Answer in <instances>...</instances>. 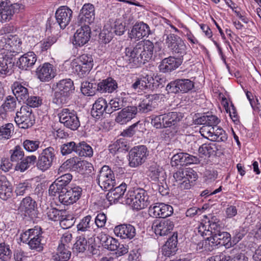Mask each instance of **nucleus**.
<instances>
[{"label": "nucleus", "mask_w": 261, "mask_h": 261, "mask_svg": "<svg viewBox=\"0 0 261 261\" xmlns=\"http://www.w3.org/2000/svg\"><path fill=\"white\" fill-rule=\"evenodd\" d=\"M153 53V43L148 40L139 42L135 46L130 45L125 50L129 63L137 66L144 64L150 60Z\"/></svg>", "instance_id": "1"}, {"label": "nucleus", "mask_w": 261, "mask_h": 261, "mask_svg": "<svg viewBox=\"0 0 261 261\" xmlns=\"http://www.w3.org/2000/svg\"><path fill=\"white\" fill-rule=\"evenodd\" d=\"M53 102L58 105L67 103L74 90L73 81L69 79L60 80L53 85Z\"/></svg>", "instance_id": "2"}, {"label": "nucleus", "mask_w": 261, "mask_h": 261, "mask_svg": "<svg viewBox=\"0 0 261 261\" xmlns=\"http://www.w3.org/2000/svg\"><path fill=\"white\" fill-rule=\"evenodd\" d=\"M125 203L134 210H140L146 207L150 203L147 191L139 188L128 191L126 195Z\"/></svg>", "instance_id": "3"}, {"label": "nucleus", "mask_w": 261, "mask_h": 261, "mask_svg": "<svg viewBox=\"0 0 261 261\" xmlns=\"http://www.w3.org/2000/svg\"><path fill=\"white\" fill-rule=\"evenodd\" d=\"M21 39L17 35H6L0 39V50L10 52L14 58L16 55L22 52Z\"/></svg>", "instance_id": "4"}, {"label": "nucleus", "mask_w": 261, "mask_h": 261, "mask_svg": "<svg viewBox=\"0 0 261 261\" xmlns=\"http://www.w3.org/2000/svg\"><path fill=\"white\" fill-rule=\"evenodd\" d=\"M209 228L211 229L213 240L216 241L217 246L223 245L226 248H229L231 246V235L229 233L223 231V228L221 226L219 221L212 222L209 224Z\"/></svg>", "instance_id": "5"}, {"label": "nucleus", "mask_w": 261, "mask_h": 261, "mask_svg": "<svg viewBox=\"0 0 261 261\" xmlns=\"http://www.w3.org/2000/svg\"><path fill=\"white\" fill-rule=\"evenodd\" d=\"M59 121L67 128L75 130L80 126L77 112L69 108L62 109L58 114Z\"/></svg>", "instance_id": "6"}, {"label": "nucleus", "mask_w": 261, "mask_h": 261, "mask_svg": "<svg viewBox=\"0 0 261 261\" xmlns=\"http://www.w3.org/2000/svg\"><path fill=\"white\" fill-rule=\"evenodd\" d=\"M15 121L21 128L27 129L32 126L35 122L32 109L29 106H22L16 113Z\"/></svg>", "instance_id": "7"}, {"label": "nucleus", "mask_w": 261, "mask_h": 261, "mask_svg": "<svg viewBox=\"0 0 261 261\" xmlns=\"http://www.w3.org/2000/svg\"><path fill=\"white\" fill-rule=\"evenodd\" d=\"M96 181L102 189L110 190L115 185L113 171L108 166H103L97 175Z\"/></svg>", "instance_id": "8"}, {"label": "nucleus", "mask_w": 261, "mask_h": 261, "mask_svg": "<svg viewBox=\"0 0 261 261\" xmlns=\"http://www.w3.org/2000/svg\"><path fill=\"white\" fill-rule=\"evenodd\" d=\"M194 82L188 79H178L168 83L166 90L168 93H186L194 88Z\"/></svg>", "instance_id": "9"}, {"label": "nucleus", "mask_w": 261, "mask_h": 261, "mask_svg": "<svg viewBox=\"0 0 261 261\" xmlns=\"http://www.w3.org/2000/svg\"><path fill=\"white\" fill-rule=\"evenodd\" d=\"M148 150L145 145L133 147L129 152V165L131 167H136L144 163L148 155Z\"/></svg>", "instance_id": "10"}, {"label": "nucleus", "mask_w": 261, "mask_h": 261, "mask_svg": "<svg viewBox=\"0 0 261 261\" xmlns=\"http://www.w3.org/2000/svg\"><path fill=\"white\" fill-rule=\"evenodd\" d=\"M82 192V189L80 186L69 187L61 192L59 195V201L65 205L72 204L81 198Z\"/></svg>", "instance_id": "11"}, {"label": "nucleus", "mask_w": 261, "mask_h": 261, "mask_svg": "<svg viewBox=\"0 0 261 261\" xmlns=\"http://www.w3.org/2000/svg\"><path fill=\"white\" fill-rule=\"evenodd\" d=\"M166 43L172 54L177 55V57L183 58L186 54L187 46L184 41L178 36L173 34H169L167 37Z\"/></svg>", "instance_id": "12"}, {"label": "nucleus", "mask_w": 261, "mask_h": 261, "mask_svg": "<svg viewBox=\"0 0 261 261\" xmlns=\"http://www.w3.org/2000/svg\"><path fill=\"white\" fill-rule=\"evenodd\" d=\"M55 152L56 151L53 147H48L43 149L37 160V168L42 171L48 169L56 159Z\"/></svg>", "instance_id": "13"}, {"label": "nucleus", "mask_w": 261, "mask_h": 261, "mask_svg": "<svg viewBox=\"0 0 261 261\" xmlns=\"http://www.w3.org/2000/svg\"><path fill=\"white\" fill-rule=\"evenodd\" d=\"M20 9H23L22 4H11L10 2L3 1L0 6V21L6 22L12 19L15 13H18Z\"/></svg>", "instance_id": "14"}, {"label": "nucleus", "mask_w": 261, "mask_h": 261, "mask_svg": "<svg viewBox=\"0 0 261 261\" xmlns=\"http://www.w3.org/2000/svg\"><path fill=\"white\" fill-rule=\"evenodd\" d=\"M0 77L10 75L14 65L12 55L10 52L5 53L0 50Z\"/></svg>", "instance_id": "15"}, {"label": "nucleus", "mask_w": 261, "mask_h": 261, "mask_svg": "<svg viewBox=\"0 0 261 261\" xmlns=\"http://www.w3.org/2000/svg\"><path fill=\"white\" fill-rule=\"evenodd\" d=\"M37 203L30 196L22 199L18 207V211L25 216L31 218L37 217Z\"/></svg>", "instance_id": "16"}, {"label": "nucleus", "mask_w": 261, "mask_h": 261, "mask_svg": "<svg viewBox=\"0 0 261 261\" xmlns=\"http://www.w3.org/2000/svg\"><path fill=\"white\" fill-rule=\"evenodd\" d=\"M148 212L151 217L165 218L173 213V209L170 205L156 203L150 206Z\"/></svg>", "instance_id": "17"}, {"label": "nucleus", "mask_w": 261, "mask_h": 261, "mask_svg": "<svg viewBox=\"0 0 261 261\" xmlns=\"http://www.w3.org/2000/svg\"><path fill=\"white\" fill-rule=\"evenodd\" d=\"M73 36V44L76 47H81L86 44L90 38L91 29L87 24L81 25Z\"/></svg>", "instance_id": "18"}, {"label": "nucleus", "mask_w": 261, "mask_h": 261, "mask_svg": "<svg viewBox=\"0 0 261 261\" xmlns=\"http://www.w3.org/2000/svg\"><path fill=\"white\" fill-rule=\"evenodd\" d=\"M55 17L57 24L64 29L71 20L72 11L67 6H61L57 10Z\"/></svg>", "instance_id": "19"}, {"label": "nucleus", "mask_w": 261, "mask_h": 261, "mask_svg": "<svg viewBox=\"0 0 261 261\" xmlns=\"http://www.w3.org/2000/svg\"><path fill=\"white\" fill-rule=\"evenodd\" d=\"M94 7L90 3L85 4L80 11L77 18L79 25L83 24H91L95 19Z\"/></svg>", "instance_id": "20"}, {"label": "nucleus", "mask_w": 261, "mask_h": 261, "mask_svg": "<svg viewBox=\"0 0 261 261\" xmlns=\"http://www.w3.org/2000/svg\"><path fill=\"white\" fill-rule=\"evenodd\" d=\"M174 227V222L170 219H166L161 221H155L152 225V229L154 230L156 236H165L171 232Z\"/></svg>", "instance_id": "21"}, {"label": "nucleus", "mask_w": 261, "mask_h": 261, "mask_svg": "<svg viewBox=\"0 0 261 261\" xmlns=\"http://www.w3.org/2000/svg\"><path fill=\"white\" fill-rule=\"evenodd\" d=\"M184 117V114L180 112H171L164 114L163 122L165 128H177L180 125Z\"/></svg>", "instance_id": "22"}, {"label": "nucleus", "mask_w": 261, "mask_h": 261, "mask_svg": "<svg viewBox=\"0 0 261 261\" xmlns=\"http://www.w3.org/2000/svg\"><path fill=\"white\" fill-rule=\"evenodd\" d=\"M183 58L170 56L164 59L159 65L160 71L166 73L177 68L182 63Z\"/></svg>", "instance_id": "23"}, {"label": "nucleus", "mask_w": 261, "mask_h": 261, "mask_svg": "<svg viewBox=\"0 0 261 261\" xmlns=\"http://www.w3.org/2000/svg\"><path fill=\"white\" fill-rule=\"evenodd\" d=\"M36 75L42 82L50 81L55 76L53 65L49 63H45L40 65L37 69Z\"/></svg>", "instance_id": "24"}, {"label": "nucleus", "mask_w": 261, "mask_h": 261, "mask_svg": "<svg viewBox=\"0 0 261 261\" xmlns=\"http://www.w3.org/2000/svg\"><path fill=\"white\" fill-rule=\"evenodd\" d=\"M108 102L102 98H98L93 105L91 114L93 117L99 119L103 117L105 114H108Z\"/></svg>", "instance_id": "25"}, {"label": "nucleus", "mask_w": 261, "mask_h": 261, "mask_svg": "<svg viewBox=\"0 0 261 261\" xmlns=\"http://www.w3.org/2000/svg\"><path fill=\"white\" fill-rule=\"evenodd\" d=\"M137 113V108L128 106L122 109L116 117L115 121L120 124H123L135 118Z\"/></svg>", "instance_id": "26"}, {"label": "nucleus", "mask_w": 261, "mask_h": 261, "mask_svg": "<svg viewBox=\"0 0 261 261\" xmlns=\"http://www.w3.org/2000/svg\"><path fill=\"white\" fill-rule=\"evenodd\" d=\"M114 232L116 236L122 239H132L136 235V229L130 224H121L116 226Z\"/></svg>", "instance_id": "27"}, {"label": "nucleus", "mask_w": 261, "mask_h": 261, "mask_svg": "<svg viewBox=\"0 0 261 261\" xmlns=\"http://www.w3.org/2000/svg\"><path fill=\"white\" fill-rule=\"evenodd\" d=\"M150 32V30L149 26L143 22H140L134 25L129 34V37L131 39L134 38L139 40L144 37L148 36Z\"/></svg>", "instance_id": "28"}, {"label": "nucleus", "mask_w": 261, "mask_h": 261, "mask_svg": "<svg viewBox=\"0 0 261 261\" xmlns=\"http://www.w3.org/2000/svg\"><path fill=\"white\" fill-rule=\"evenodd\" d=\"M177 233L174 232L163 247V254L168 257L174 255L177 250Z\"/></svg>", "instance_id": "29"}, {"label": "nucleus", "mask_w": 261, "mask_h": 261, "mask_svg": "<svg viewBox=\"0 0 261 261\" xmlns=\"http://www.w3.org/2000/svg\"><path fill=\"white\" fill-rule=\"evenodd\" d=\"M37 61V56L33 51H29L19 59L17 62L18 67L23 70H27L32 67Z\"/></svg>", "instance_id": "30"}, {"label": "nucleus", "mask_w": 261, "mask_h": 261, "mask_svg": "<svg viewBox=\"0 0 261 261\" xmlns=\"http://www.w3.org/2000/svg\"><path fill=\"white\" fill-rule=\"evenodd\" d=\"M127 185L125 183H122L119 186L113 189L112 188L110 190H108L109 192L107 195V198L111 203H115L123 196L126 190Z\"/></svg>", "instance_id": "31"}, {"label": "nucleus", "mask_w": 261, "mask_h": 261, "mask_svg": "<svg viewBox=\"0 0 261 261\" xmlns=\"http://www.w3.org/2000/svg\"><path fill=\"white\" fill-rule=\"evenodd\" d=\"M173 177L175 181L179 182L187 178L189 180H196L197 179L198 175L193 169L186 168L180 169L173 174Z\"/></svg>", "instance_id": "32"}, {"label": "nucleus", "mask_w": 261, "mask_h": 261, "mask_svg": "<svg viewBox=\"0 0 261 261\" xmlns=\"http://www.w3.org/2000/svg\"><path fill=\"white\" fill-rule=\"evenodd\" d=\"M12 195V188L5 176H0V198L7 200Z\"/></svg>", "instance_id": "33"}, {"label": "nucleus", "mask_w": 261, "mask_h": 261, "mask_svg": "<svg viewBox=\"0 0 261 261\" xmlns=\"http://www.w3.org/2000/svg\"><path fill=\"white\" fill-rule=\"evenodd\" d=\"M99 83V92L101 93H112L118 88L117 82L112 77H108Z\"/></svg>", "instance_id": "34"}, {"label": "nucleus", "mask_w": 261, "mask_h": 261, "mask_svg": "<svg viewBox=\"0 0 261 261\" xmlns=\"http://www.w3.org/2000/svg\"><path fill=\"white\" fill-rule=\"evenodd\" d=\"M94 222L90 215H87L82 218L77 224V232L79 234L91 232L93 229Z\"/></svg>", "instance_id": "35"}, {"label": "nucleus", "mask_w": 261, "mask_h": 261, "mask_svg": "<svg viewBox=\"0 0 261 261\" xmlns=\"http://www.w3.org/2000/svg\"><path fill=\"white\" fill-rule=\"evenodd\" d=\"M12 90L15 97L20 101L22 100L24 102L29 96L28 89L18 82L13 83L12 86Z\"/></svg>", "instance_id": "36"}, {"label": "nucleus", "mask_w": 261, "mask_h": 261, "mask_svg": "<svg viewBox=\"0 0 261 261\" xmlns=\"http://www.w3.org/2000/svg\"><path fill=\"white\" fill-rule=\"evenodd\" d=\"M148 88L154 90L164 87L166 83V79L161 75L155 76L154 77L150 75L147 74Z\"/></svg>", "instance_id": "37"}, {"label": "nucleus", "mask_w": 261, "mask_h": 261, "mask_svg": "<svg viewBox=\"0 0 261 261\" xmlns=\"http://www.w3.org/2000/svg\"><path fill=\"white\" fill-rule=\"evenodd\" d=\"M70 249L66 245H59L57 253L52 256L53 259L54 261H68L71 256Z\"/></svg>", "instance_id": "38"}, {"label": "nucleus", "mask_w": 261, "mask_h": 261, "mask_svg": "<svg viewBox=\"0 0 261 261\" xmlns=\"http://www.w3.org/2000/svg\"><path fill=\"white\" fill-rule=\"evenodd\" d=\"M43 234V231L40 227L35 226L34 228L29 229L20 234V239L23 243H28L39 235Z\"/></svg>", "instance_id": "39"}, {"label": "nucleus", "mask_w": 261, "mask_h": 261, "mask_svg": "<svg viewBox=\"0 0 261 261\" xmlns=\"http://www.w3.org/2000/svg\"><path fill=\"white\" fill-rule=\"evenodd\" d=\"M37 162V158L34 155H31L23 158L21 161L17 163L15 169L20 172H24L34 165Z\"/></svg>", "instance_id": "40"}, {"label": "nucleus", "mask_w": 261, "mask_h": 261, "mask_svg": "<svg viewBox=\"0 0 261 261\" xmlns=\"http://www.w3.org/2000/svg\"><path fill=\"white\" fill-rule=\"evenodd\" d=\"M46 234L43 232V234H40L33 240H30L27 244L31 249L40 252L43 250V247L46 243Z\"/></svg>", "instance_id": "41"}, {"label": "nucleus", "mask_w": 261, "mask_h": 261, "mask_svg": "<svg viewBox=\"0 0 261 261\" xmlns=\"http://www.w3.org/2000/svg\"><path fill=\"white\" fill-rule=\"evenodd\" d=\"M100 240L102 246L108 250L115 251L118 249V241L109 235L102 234L100 236Z\"/></svg>", "instance_id": "42"}, {"label": "nucleus", "mask_w": 261, "mask_h": 261, "mask_svg": "<svg viewBox=\"0 0 261 261\" xmlns=\"http://www.w3.org/2000/svg\"><path fill=\"white\" fill-rule=\"evenodd\" d=\"M128 149L129 146L124 139L118 140L109 146L110 152L113 154L117 152H125Z\"/></svg>", "instance_id": "43"}, {"label": "nucleus", "mask_w": 261, "mask_h": 261, "mask_svg": "<svg viewBox=\"0 0 261 261\" xmlns=\"http://www.w3.org/2000/svg\"><path fill=\"white\" fill-rule=\"evenodd\" d=\"M217 150L218 148L215 143L203 144L199 147L198 149L199 153L202 157L215 155Z\"/></svg>", "instance_id": "44"}, {"label": "nucleus", "mask_w": 261, "mask_h": 261, "mask_svg": "<svg viewBox=\"0 0 261 261\" xmlns=\"http://www.w3.org/2000/svg\"><path fill=\"white\" fill-rule=\"evenodd\" d=\"M81 91L85 95H93L96 91H99V83L84 82L82 83Z\"/></svg>", "instance_id": "45"}, {"label": "nucleus", "mask_w": 261, "mask_h": 261, "mask_svg": "<svg viewBox=\"0 0 261 261\" xmlns=\"http://www.w3.org/2000/svg\"><path fill=\"white\" fill-rule=\"evenodd\" d=\"M144 127L143 124L138 121L135 123L128 128L124 130L122 133V136L124 137H132L135 135H139L143 132Z\"/></svg>", "instance_id": "46"}, {"label": "nucleus", "mask_w": 261, "mask_h": 261, "mask_svg": "<svg viewBox=\"0 0 261 261\" xmlns=\"http://www.w3.org/2000/svg\"><path fill=\"white\" fill-rule=\"evenodd\" d=\"M76 150V153L81 156L91 157L93 154L92 147L84 141L77 144Z\"/></svg>", "instance_id": "47"}, {"label": "nucleus", "mask_w": 261, "mask_h": 261, "mask_svg": "<svg viewBox=\"0 0 261 261\" xmlns=\"http://www.w3.org/2000/svg\"><path fill=\"white\" fill-rule=\"evenodd\" d=\"M148 175L152 180L156 181L159 180L160 177L164 178L165 172L164 170L156 163H153L149 167Z\"/></svg>", "instance_id": "48"}, {"label": "nucleus", "mask_w": 261, "mask_h": 261, "mask_svg": "<svg viewBox=\"0 0 261 261\" xmlns=\"http://www.w3.org/2000/svg\"><path fill=\"white\" fill-rule=\"evenodd\" d=\"M14 126L12 123H8L0 126V140H8L12 136Z\"/></svg>", "instance_id": "49"}, {"label": "nucleus", "mask_w": 261, "mask_h": 261, "mask_svg": "<svg viewBox=\"0 0 261 261\" xmlns=\"http://www.w3.org/2000/svg\"><path fill=\"white\" fill-rule=\"evenodd\" d=\"M16 98L13 96L9 95L6 97L4 102L1 106V109L4 112H13L16 108L17 102Z\"/></svg>", "instance_id": "50"}, {"label": "nucleus", "mask_w": 261, "mask_h": 261, "mask_svg": "<svg viewBox=\"0 0 261 261\" xmlns=\"http://www.w3.org/2000/svg\"><path fill=\"white\" fill-rule=\"evenodd\" d=\"M124 107L123 100L120 98L115 97L110 100L108 103V114L121 109Z\"/></svg>", "instance_id": "51"}, {"label": "nucleus", "mask_w": 261, "mask_h": 261, "mask_svg": "<svg viewBox=\"0 0 261 261\" xmlns=\"http://www.w3.org/2000/svg\"><path fill=\"white\" fill-rule=\"evenodd\" d=\"M64 213H66L65 210H59L52 206L47 208L46 215L47 217L52 221H59Z\"/></svg>", "instance_id": "52"}, {"label": "nucleus", "mask_w": 261, "mask_h": 261, "mask_svg": "<svg viewBox=\"0 0 261 261\" xmlns=\"http://www.w3.org/2000/svg\"><path fill=\"white\" fill-rule=\"evenodd\" d=\"M41 142L38 140L27 139L22 143L24 149L30 152H33L37 150L40 147Z\"/></svg>", "instance_id": "53"}, {"label": "nucleus", "mask_w": 261, "mask_h": 261, "mask_svg": "<svg viewBox=\"0 0 261 261\" xmlns=\"http://www.w3.org/2000/svg\"><path fill=\"white\" fill-rule=\"evenodd\" d=\"M71 71L72 73L77 74L79 77L85 76L89 71L85 69V66L80 64L78 61H73L71 63Z\"/></svg>", "instance_id": "54"}, {"label": "nucleus", "mask_w": 261, "mask_h": 261, "mask_svg": "<svg viewBox=\"0 0 261 261\" xmlns=\"http://www.w3.org/2000/svg\"><path fill=\"white\" fill-rule=\"evenodd\" d=\"M10 160L13 162H18L21 161L24 156L22 148L19 145L16 146L13 149L10 150Z\"/></svg>", "instance_id": "55"}, {"label": "nucleus", "mask_w": 261, "mask_h": 261, "mask_svg": "<svg viewBox=\"0 0 261 261\" xmlns=\"http://www.w3.org/2000/svg\"><path fill=\"white\" fill-rule=\"evenodd\" d=\"M72 176L70 173H67L61 175L55 180L58 187L60 188L61 190V192L63 191V190H66L67 188L66 186L69 184L72 179Z\"/></svg>", "instance_id": "56"}, {"label": "nucleus", "mask_w": 261, "mask_h": 261, "mask_svg": "<svg viewBox=\"0 0 261 261\" xmlns=\"http://www.w3.org/2000/svg\"><path fill=\"white\" fill-rule=\"evenodd\" d=\"M218 125L215 126H202L200 128L199 132L202 136L212 141V135H215L217 132Z\"/></svg>", "instance_id": "57"}, {"label": "nucleus", "mask_w": 261, "mask_h": 261, "mask_svg": "<svg viewBox=\"0 0 261 261\" xmlns=\"http://www.w3.org/2000/svg\"><path fill=\"white\" fill-rule=\"evenodd\" d=\"M12 256V251L9 245L5 242L0 243V260H9Z\"/></svg>", "instance_id": "58"}, {"label": "nucleus", "mask_w": 261, "mask_h": 261, "mask_svg": "<svg viewBox=\"0 0 261 261\" xmlns=\"http://www.w3.org/2000/svg\"><path fill=\"white\" fill-rule=\"evenodd\" d=\"M78 62L81 65L85 66V69H87L89 71L93 67V60L92 56L90 55H82L79 57Z\"/></svg>", "instance_id": "59"}, {"label": "nucleus", "mask_w": 261, "mask_h": 261, "mask_svg": "<svg viewBox=\"0 0 261 261\" xmlns=\"http://www.w3.org/2000/svg\"><path fill=\"white\" fill-rule=\"evenodd\" d=\"M99 36L101 42L106 44L109 43L113 38V32L111 30L110 27L105 26Z\"/></svg>", "instance_id": "60"}, {"label": "nucleus", "mask_w": 261, "mask_h": 261, "mask_svg": "<svg viewBox=\"0 0 261 261\" xmlns=\"http://www.w3.org/2000/svg\"><path fill=\"white\" fill-rule=\"evenodd\" d=\"M31 184L28 181H25L17 184L15 192L17 196H23L24 194L31 192Z\"/></svg>", "instance_id": "61"}, {"label": "nucleus", "mask_w": 261, "mask_h": 261, "mask_svg": "<svg viewBox=\"0 0 261 261\" xmlns=\"http://www.w3.org/2000/svg\"><path fill=\"white\" fill-rule=\"evenodd\" d=\"M147 75L141 76L137 78L132 85V88L134 90H144L148 88Z\"/></svg>", "instance_id": "62"}, {"label": "nucleus", "mask_w": 261, "mask_h": 261, "mask_svg": "<svg viewBox=\"0 0 261 261\" xmlns=\"http://www.w3.org/2000/svg\"><path fill=\"white\" fill-rule=\"evenodd\" d=\"M59 221L60 226L63 229H68L73 225L74 219L72 216L64 213Z\"/></svg>", "instance_id": "63"}, {"label": "nucleus", "mask_w": 261, "mask_h": 261, "mask_svg": "<svg viewBox=\"0 0 261 261\" xmlns=\"http://www.w3.org/2000/svg\"><path fill=\"white\" fill-rule=\"evenodd\" d=\"M137 108V112L144 113L151 111L155 108L153 105L150 103L146 98L139 103Z\"/></svg>", "instance_id": "64"}]
</instances>
